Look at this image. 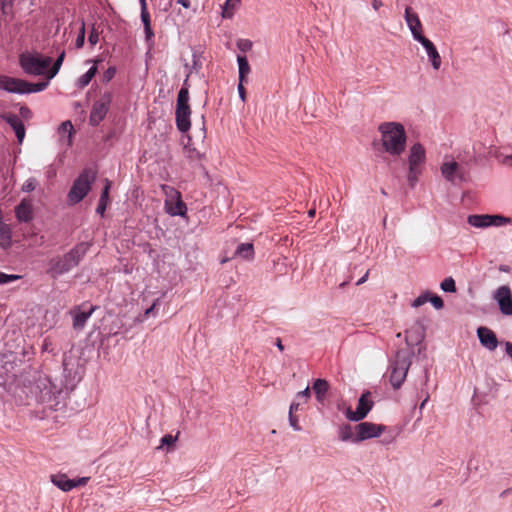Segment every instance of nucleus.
<instances>
[{"instance_id":"44","label":"nucleus","mask_w":512,"mask_h":512,"mask_svg":"<svg viewBox=\"0 0 512 512\" xmlns=\"http://www.w3.org/2000/svg\"><path fill=\"white\" fill-rule=\"evenodd\" d=\"M289 423H290V426L295 431L301 430V427L299 426V423H298V418L294 414H289Z\"/></svg>"},{"instance_id":"37","label":"nucleus","mask_w":512,"mask_h":512,"mask_svg":"<svg viewBox=\"0 0 512 512\" xmlns=\"http://www.w3.org/2000/svg\"><path fill=\"white\" fill-rule=\"evenodd\" d=\"M428 301L436 308V309H442L444 306L443 300L441 297L437 295L429 296L428 295Z\"/></svg>"},{"instance_id":"34","label":"nucleus","mask_w":512,"mask_h":512,"mask_svg":"<svg viewBox=\"0 0 512 512\" xmlns=\"http://www.w3.org/2000/svg\"><path fill=\"white\" fill-rule=\"evenodd\" d=\"M508 224H512V218L505 217L502 215H490L489 227L490 226L501 227V226H505Z\"/></svg>"},{"instance_id":"33","label":"nucleus","mask_w":512,"mask_h":512,"mask_svg":"<svg viewBox=\"0 0 512 512\" xmlns=\"http://www.w3.org/2000/svg\"><path fill=\"white\" fill-rule=\"evenodd\" d=\"M240 0H226L222 6V17L231 18L233 16L234 9L239 5Z\"/></svg>"},{"instance_id":"21","label":"nucleus","mask_w":512,"mask_h":512,"mask_svg":"<svg viewBox=\"0 0 512 512\" xmlns=\"http://www.w3.org/2000/svg\"><path fill=\"white\" fill-rule=\"evenodd\" d=\"M58 133L60 135V140L63 144L70 146L72 143V136L74 133V128L71 121H64L58 128Z\"/></svg>"},{"instance_id":"24","label":"nucleus","mask_w":512,"mask_h":512,"mask_svg":"<svg viewBox=\"0 0 512 512\" xmlns=\"http://www.w3.org/2000/svg\"><path fill=\"white\" fill-rule=\"evenodd\" d=\"M16 217L19 221L28 222L32 219L31 205L22 201L15 209Z\"/></svg>"},{"instance_id":"61","label":"nucleus","mask_w":512,"mask_h":512,"mask_svg":"<svg viewBox=\"0 0 512 512\" xmlns=\"http://www.w3.org/2000/svg\"><path fill=\"white\" fill-rule=\"evenodd\" d=\"M314 215H315V209H311V210L308 211V216L309 217H314Z\"/></svg>"},{"instance_id":"45","label":"nucleus","mask_w":512,"mask_h":512,"mask_svg":"<svg viewBox=\"0 0 512 512\" xmlns=\"http://www.w3.org/2000/svg\"><path fill=\"white\" fill-rule=\"evenodd\" d=\"M141 21H142L144 27L151 25L150 14H149L148 10H141Z\"/></svg>"},{"instance_id":"4","label":"nucleus","mask_w":512,"mask_h":512,"mask_svg":"<svg viewBox=\"0 0 512 512\" xmlns=\"http://www.w3.org/2000/svg\"><path fill=\"white\" fill-rule=\"evenodd\" d=\"M412 351H398L390 365V383L395 389H399L406 379L407 372L412 362Z\"/></svg>"},{"instance_id":"62","label":"nucleus","mask_w":512,"mask_h":512,"mask_svg":"<svg viewBox=\"0 0 512 512\" xmlns=\"http://www.w3.org/2000/svg\"><path fill=\"white\" fill-rule=\"evenodd\" d=\"M427 400H428V397H426V398L423 400V402L420 404V409H423V408H424V406H425V404H426Z\"/></svg>"},{"instance_id":"55","label":"nucleus","mask_w":512,"mask_h":512,"mask_svg":"<svg viewBox=\"0 0 512 512\" xmlns=\"http://www.w3.org/2000/svg\"><path fill=\"white\" fill-rule=\"evenodd\" d=\"M239 48L242 50L249 49L251 47V43L248 41H244L238 44Z\"/></svg>"},{"instance_id":"8","label":"nucleus","mask_w":512,"mask_h":512,"mask_svg":"<svg viewBox=\"0 0 512 512\" xmlns=\"http://www.w3.org/2000/svg\"><path fill=\"white\" fill-rule=\"evenodd\" d=\"M113 100V93L110 91L104 92L93 105L89 116V122L92 126H97L107 115L110 105Z\"/></svg>"},{"instance_id":"38","label":"nucleus","mask_w":512,"mask_h":512,"mask_svg":"<svg viewBox=\"0 0 512 512\" xmlns=\"http://www.w3.org/2000/svg\"><path fill=\"white\" fill-rule=\"evenodd\" d=\"M84 41H85V25L83 23L81 26V29L79 31V34L76 38V42H75L76 47L81 48L84 45Z\"/></svg>"},{"instance_id":"20","label":"nucleus","mask_w":512,"mask_h":512,"mask_svg":"<svg viewBox=\"0 0 512 512\" xmlns=\"http://www.w3.org/2000/svg\"><path fill=\"white\" fill-rule=\"evenodd\" d=\"M95 308L91 307L88 311H81L80 309L74 310L73 314V327L76 330H81L85 326L87 320L90 318Z\"/></svg>"},{"instance_id":"46","label":"nucleus","mask_w":512,"mask_h":512,"mask_svg":"<svg viewBox=\"0 0 512 512\" xmlns=\"http://www.w3.org/2000/svg\"><path fill=\"white\" fill-rule=\"evenodd\" d=\"M298 399H303L304 402H307V400L310 398V389L309 387H306L304 390L297 393Z\"/></svg>"},{"instance_id":"36","label":"nucleus","mask_w":512,"mask_h":512,"mask_svg":"<svg viewBox=\"0 0 512 512\" xmlns=\"http://www.w3.org/2000/svg\"><path fill=\"white\" fill-rule=\"evenodd\" d=\"M19 278V275L6 274L0 271V285L10 283L12 281L18 280Z\"/></svg>"},{"instance_id":"49","label":"nucleus","mask_w":512,"mask_h":512,"mask_svg":"<svg viewBox=\"0 0 512 512\" xmlns=\"http://www.w3.org/2000/svg\"><path fill=\"white\" fill-rule=\"evenodd\" d=\"M88 480H89L88 477H82V478H79L77 480H72V484H74V488H75V487H78V486L85 485L88 482Z\"/></svg>"},{"instance_id":"39","label":"nucleus","mask_w":512,"mask_h":512,"mask_svg":"<svg viewBox=\"0 0 512 512\" xmlns=\"http://www.w3.org/2000/svg\"><path fill=\"white\" fill-rule=\"evenodd\" d=\"M175 441H176V437H174L170 434L164 435L161 438V445L158 448L160 449V448H163L164 446H171Z\"/></svg>"},{"instance_id":"53","label":"nucleus","mask_w":512,"mask_h":512,"mask_svg":"<svg viewBox=\"0 0 512 512\" xmlns=\"http://www.w3.org/2000/svg\"><path fill=\"white\" fill-rule=\"evenodd\" d=\"M299 405H300L299 402H292L289 407V414H294V412L298 410Z\"/></svg>"},{"instance_id":"9","label":"nucleus","mask_w":512,"mask_h":512,"mask_svg":"<svg viewBox=\"0 0 512 512\" xmlns=\"http://www.w3.org/2000/svg\"><path fill=\"white\" fill-rule=\"evenodd\" d=\"M370 398L371 393L367 391L360 396L356 410H352L351 407L343 409L346 418L352 422H359L366 418L374 405Z\"/></svg>"},{"instance_id":"3","label":"nucleus","mask_w":512,"mask_h":512,"mask_svg":"<svg viewBox=\"0 0 512 512\" xmlns=\"http://www.w3.org/2000/svg\"><path fill=\"white\" fill-rule=\"evenodd\" d=\"M48 82L29 83L25 80L0 74V89L8 93L29 94L46 89Z\"/></svg>"},{"instance_id":"1","label":"nucleus","mask_w":512,"mask_h":512,"mask_svg":"<svg viewBox=\"0 0 512 512\" xmlns=\"http://www.w3.org/2000/svg\"><path fill=\"white\" fill-rule=\"evenodd\" d=\"M382 150L392 157H400L406 150L407 132L397 121H386L378 125Z\"/></svg>"},{"instance_id":"23","label":"nucleus","mask_w":512,"mask_h":512,"mask_svg":"<svg viewBox=\"0 0 512 512\" xmlns=\"http://www.w3.org/2000/svg\"><path fill=\"white\" fill-rule=\"evenodd\" d=\"M338 436L342 442L358 443V441L355 440V429L349 424H343L339 427Z\"/></svg>"},{"instance_id":"25","label":"nucleus","mask_w":512,"mask_h":512,"mask_svg":"<svg viewBox=\"0 0 512 512\" xmlns=\"http://www.w3.org/2000/svg\"><path fill=\"white\" fill-rule=\"evenodd\" d=\"M111 188V182L106 179L105 180V186L103 188L102 194L99 199V203L96 209V212L100 214L101 216L104 215L108 202H109V190Z\"/></svg>"},{"instance_id":"29","label":"nucleus","mask_w":512,"mask_h":512,"mask_svg":"<svg viewBox=\"0 0 512 512\" xmlns=\"http://www.w3.org/2000/svg\"><path fill=\"white\" fill-rule=\"evenodd\" d=\"M239 80L244 82L245 77L250 73V66L245 56H237Z\"/></svg>"},{"instance_id":"14","label":"nucleus","mask_w":512,"mask_h":512,"mask_svg":"<svg viewBox=\"0 0 512 512\" xmlns=\"http://www.w3.org/2000/svg\"><path fill=\"white\" fill-rule=\"evenodd\" d=\"M405 21L414 40L419 41V37H425L422 34V24L418 15L410 7L405 9Z\"/></svg>"},{"instance_id":"2","label":"nucleus","mask_w":512,"mask_h":512,"mask_svg":"<svg viewBox=\"0 0 512 512\" xmlns=\"http://www.w3.org/2000/svg\"><path fill=\"white\" fill-rule=\"evenodd\" d=\"M426 163V149L419 143H413L408 150L407 155V181L410 187H415L419 177L423 172V166Z\"/></svg>"},{"instance_id":"54","label":"nucleus","mask_w":512,"mask_h":512,"mask_svg":"<svg viewBox=\"0 0 512 512\" xmlns=\"http://www.w3.org/2000/svg\"><path fill=\"white\" fill-rule=\"evenodd\" d=\"M422 335H419L416 339H415V342H419L421 339H422ZM406 341L409 343V341H414V339H412V335H411V332H406Z\"/></svg>"},{"instance_id":"57","label":"nucleus","mask_w":512,"mask_h":512,"mask_svg":"<svg viewBox=\"0 0 512 512\" xmlns=\"http://www.w3.org/2000/svg\"><path fill=\"white\" fill-rule=\"evenodd\" d=\"M368 275H369V272L367 271V272L365 273V275H364L363 277H361V278L357 281L356 285H361V284H363V283L367 280Z\"/></svg>"},{"instance_id":"27","label":"nucleus","mask_w":512,"mask_h":512,"mask_svg":"<svg viewBox=\"0 0 512 512\" xmlns=\"http://www.w3.org/2000/svg\"><path fill=\"white\" fill-rule=\"evenodd\" d=\"M490 215H470L468 217V223L476 228H487L489 227Z\"/></svg>"},{"instance_id":"16","label":"nucleus","mask_w":512,"mask_h":512,"mask_svg":"<svg viewBox=\"0 0 512 512\" xmlns=\"http://www.w3.org/2000/svg\"><path fill=\"white\" fill-rule=\"evenodd\" d=\"M73 268V265L68 261V256L65 254L63 257L52 259L49 262L48 272L53 276L57 277L64 273H67Z\"/></svg>"},{"instance_id":"32","label":"nucleus","mask_w":512,"mask_h":512,"mask_svg":"<svg viewBox=\"0 0 512 512\" xmlns=\"http://www.w3.org/2000/svg\"><path fill=\"white\" fill-rule=\"evenodd\" d=\"M64 58H65V51H62L59 54V56L57 57L53 66L50 69L48 68V80L46 82L49 83V80H51L52 78H54L57 75V73L59 72L60 67L64 61Z\"/></svg>"},{"instance_id":"64","label":"nucleus","mask_w":512,"mask_h":512,"mask_svg":"<svg viewBox=\"0 0 512 512\" xmlns=\"http://www.w3.org/2000/svg\"><path fill=\"white\" fill-rule=\"evenodd\" d=\"M508 159L512 160V155L508 157Z\"/></svg>"},{"instance_id":"6","label":"nucleus","mask_w":512,"mask_h":512,"mask_svg":"<svg viewBox=\"0 0 512 512\" xmlns=\"http://www.w3.org/2000/svg\"><path fill=\"white\" fill-rule=\"evenodd\" d=\"M95 179L96 172L92 169H85L74 181L68 193V201L71 204L79 203L89 193Z\"/></svg>"},{"instance_id":"15","label":"nucleus","mask_w":512,"mask_h":512,"mask_svg":"<svg viewBox=\"0 0 512 512\" xmlns=\"http://www.w3.org/2000/svg\"><path fill=\"white\" fill-rule=\"evenodd\" d=\"M419 43L426 51L427 57L435 70H439L442 64L441 56L432 41L426 37H419Z\"/></svg>"},{"instance_id":"13","label":"nucleus","mask_w":512,"mask_h":512,"mask_svg":"<svg viewBox=\"0 0 512 512\" xmlns=\"http://www.w3.org/2000/svg\"><path fill=\"white\" fill-rule=\"evenodd\" d=\"M493 299L503 315L512 316V292L507 285L498 287L493 294Z\"/></svg>"},{"instance_id":"12","label":"nucleus","mask_w":512,"mask_h":512,"mask_svg":"<svg viewBox=\"0 0 512 512\" xmlns=\"http://www.w3.org/2000/svg\"><path fill=\"white\" fill-rule=\"evenodd\" d=\"M354 429L356 432L355 440L359 443L368 439L379 437L386 430V426L372 422H360L354 426Z\"/></svg>"},{"instance_id":"26","label":"nucleus","mask_w":512,"mask_h":512,"mask_svg":"<svg viewBox=\"0 0 512 512\" xmlns=\"http://www.w3.org/2000/svg\"><path fill=\"white\" fill-rule=\"evenodd\" d=\"M52 483L61 489L64 492H68L74 488V484H72V480L69 479L66 475H54L51 477Z\"/></svg>"},{"instance_id":"42","label":"nucleus","mask_w":512,"mask_h":512,"mask_svg":"<svg viewBox=\"0 0 512 512\" xmlns=\"http://www.w3.org/2000/svg\"><path fill=\"white\" fill-rule=\"evenodd\" d=\"M116 74V68L115 67H109L103 74V80L105 82H109L113 79V77Z\"/></svg>"},{"instance_id":"56","label":"nucleus","mask_w":512,"mask_h":512,"mask_svg":"<svg viewBox=\"0 0 512 512\" xmlns=\"http://www.w3.org/2000/svg\"><path fill=\"white\" fill-rule=\"evenodd\" d=\"M177 3L186 9L190 7V0H178Z\"/></svg>"},{"instance_id":"18","label":"nucleus","mask_w":512,"mask_h":512,"mask_svg":"<svg viewBox=\"0 0 512 512\" xmlns=\"http://www.w3.org/2000/svg\"><path fill=\"white\" fill-rule=\"evenodd\" d=\"M1 117L12 127L18 142L22 143L25 137V127L21 119L14 114H4Z\"/></svg>"},{"instance_id":"40","label":"nucleus","mask_w":512,"mask_h":512,"mask_svg":"<svg viewBox=\"0 0 512 512\" xmlns=\"http://www.w3.org/2000/svg\"><path fill=\"white\" fill-rule=\"evenodd\" d=\"M428 302V294L418 296L412 303V306L417 308Z\"/></svg>"},{"instance_id":"48","label":"nucleus","mask_w":512,"mask_h":512,"mask_svg":"<svg viewBox=\"0 0 512 512\" xmlns=\"http://www.w3.org/2000/svg\"><path fill=\"white\" fill-rule=\"evenodd\" d=\"M186 152H187V157L190 158L191 160L199 159L201 157L200 153L198 151H196L195 149L188 148Z\"/></svg>"},{"instance_id":"22","label":"nucleus","mask_w":512,"mask_h":512,"mask_svg":"<svg viewBox=\"0 0 512 512\" xmlns=\"http://www.w3.org/2000/svg\"><path fill=\"white\" fill-rule=\"evenodd\" d=\"M329 389V383L325 379H316L313 383V391L318 402L323 403L326 393Z\"/></svg>"},{"instance_id":"59","label":"nucleus","mask_w":512,"mask_h":512,"mask_svg":"<svg viewBox=\"0 0 512 512\" xmlns=\"http://www.w3.org/2000/svg\"><path fill=\"white\" fill-rule=\"evenodd\" d=\"M139 2H140L141 10H147L146 0H139Z\"/></svg>"},{"instance_id":"51","label":"nucleus","mask_w":512,"mask_h":512,"mask_svg":"<svg viewBox=\"0 0 512 512\" xmlns=\"http://www.w3.org/2000/svg\"><path fill=\"white\" fill-rule=\"evenodd\" d=\"M20 114L24 118H28L31 115V111L28 107H21L20 108Z\"/></svg>"},{"instance_id":"60","label":"nucleus","mask_w":512,"mask_h":512,"mask_svg":"<svg viewBox=\"0 0 512 512\" xmlns=\"http://www.w3.org/2000/svg\"><path fill=\"white\" fill-rule=\"evenodd\" d=\"M156 306V303H154L151 307H149L148 309H146L145 311V315H149L153 312L154 308Z\"/></svg>"},{"instance_id":"28","label":"nucleus","mask_w":512,"mask_h":512,"mask_svg":"<svg viewBox=\"0 0 512 512\" xmlns=\"http://www.w3.org/2000/svg\"><path fill=\"white\" fill-rule=\"evenodd\" d=\"M235 255L243 258V259H247V260H251L254 256V248H253V245L251 243H241L237 246V249L235 251Z\"/></svg>"},{"instance_id":"11","label":"nucleus","mask_w":512,"mask_h":512,"mask_svg":"<svg viewBox=\"0 0 512 512\" xmlns=\"http://www.w3.org/2000/svg\"><path fill=\"white\" fill-rule=\"evenodd\" d=\"M440 171L443 178L452 184L464 180L463 167L452 156L444 157Z\"/></svg>"},{"instance_id":"58","label":"nucleus","mask_w":512,"mask_h":512,"mask_svg":"<svg viewBox=\"0 0 512 512\" xmlns=\"http://www.w3.org/2000/svg\"><path fill=\"white\" fill-rule=\"evenodd\" d=\"M276 346H277V348H278L280 351H283V350H284V346H283V344H282V341H281L279 338L276 340Z\"/></svg>"},{"instance_id":"41","label":"nucleus","mask_w":512,"mask_h":512,"mask_svg":"<svg viewBox=\"0 0 512 512\" xmlns=\"http://www.w3.org/2000/svg\"><path fill=\"white\" fill-rule=\"evenodd\" d=\"M89 43L94 46L99 42V32L93 28L88 37Z\"/></svg>"},{"instance_id":"52","label":"nucleus","mask_w":512,"mask_h":512,"mask_svg":"<svg viewBox=\"0 0 512 512\" xmlns=\"http://www.w3.org/2000/svg\"><path fill=\"white\" fill-rule=\"evenodd\" d=\"M372 7L375 11H378L382 7L383 3L381 0H371Z\"/></svg>"},{"instance_id":"50","label":"nucleus","mask_w":512,"mask_h":512,"mask_svg":"<svg viewBox=\"0 0 512 512\" xmlns=\"http://www.w3.org/2000/svg\"><path fill=\"white\" fill-rule=\"evenodd\" d=\"M144 32H145L146 40L147 41H151L153 36H154V33L152 31V28H151V25L150 26H145L144 27Z\"/></svg>"},{"instance_id":"35","label":"nucleus","mask_w":512,"mask_h":512,"mask_svg":"<svg viewBox=\"0 0 512 512\" xmlns=\"http://www.w3.org/2000/svg\"><path fill=\"white\" fill-rule=\"evenodd\" d=\"M440 287L444 292H455L456 291L455 281L452 277L445 278L441 282Z\"/></svg>"},{"instance_id":"63","label":"nucleus","mask_w":512,"mask_h":512,"mask_svg":"<svg viewBox=\"0 0 512 512\" xmlns=\"http://www.w3.org/2000/svg\"><path fill=\"white\" fill-rule=\"evenodd\" d=\"M500 270H501V271L506 272V271H507V268H505V267H500Z\"/></svg>"},{"instance_id":"10","label":"nucleus","mask_w":512,"mask_h":512,"mask_svg":"<svg viewBox=\"0 0 512 512\" xmlns=\"http://www.w3.org/2000/svg\"><path fill=\"white\" fill-rule=\"evenodd\" d=\"M166 195L165 209L171 216H184L186 214V205L181 199L180 193L170 186H163Z\"/></svg>"},{"instance_id":"31","label":"nucleus","mask_w":512,"mask_h":512,"mask_svg":"<svg viewBox=\"0 0 512 512\" xmlns=\"http://www.w3.org/2000/svg\"><path fill=\"white\" fill-rule=\"evenodd\" d=\"M11 233L7 225L0 223V246L6 248L10 245Z\"/></svg>"},{"instance_id":"30","label":"nucleus","mask_w":512,"mask_h":512,"mask_svg":"<svg viewBox=\"0 0 512 512\" xmlns=\"http://www.w3.org/2000/svg\"><path fill=\"white\" fill-rule=\"evenodd\" d=\"M96 72H97V67L95 65L90 67L89 70L78 79V81H77L78 87L79 88L86 87L90 83L92 78L95 76Z\"/></svg>"},{"instance_id":"43","label":"nucleus","mask_w":512,"mask_h":512,"mask_svg":"<svg viewBox=\"0 0 512 512\" xmlns=\"http://www.w3.org/2000/svg\"><path fill=\"white\" fill-rule=\"evenodd\" d=\"M35 187H36V181L33 178H30L24 183L23 190L26 192H30V191H33L35 189Z\"/></svg>"},{"instance_id":"19","label":"nucleus","mask_w":512,"mask_h":512,"mask_svg":"<svg viewBox=\"0 0 512 512\" xmlns=\"http://www.w3.org/2000/svg\"><path fill=\"white\" fill-rule=\"evenodd\" d=\"M89 244L86 242H82L76 245L70 252L67 253L68 261L73 267L77 266L84 255L87 253L89 249Z\"/></svg>"},{"instance_id":"17","label":"nucleus","mask_w":512,"mask_h":512,"mask_svg":"<svg viewBox=\"0 0 512 512\" xmlns=\"http://www.w3.org/2000/svg\"><path fill=\"white\" fill-rule=\"evenodd\" d=\"M477 335L480 343L487 349L493 351L497 348L498 341L495 333L486 327H479L477 329Z\"/></svg>"},{"instance_id":"7","label":"nucleus","mask_w":512,"mask_h":512,"mask_svg":"<svg viewBox=\"0 0 512 512\" xmlns=\"http://www.w3.org/2000/svg\"><path fill=\"white\" fill-rule=\"evenodd\" d=\"M189 93L186 88H182L177 97L176 107V125L181 132H187L191 127V110L188 104Z\"/></svg>"},{"instance_id":"5","label":"nucleus","mask_w":512,"mask_h":512,"mask_svg":"<svg viewBox=\"0 0 512 512\" xmlns=\"http://www.w3.org/2000/svg\"><path fill=\"white\" fill-rule=\"evenodd\" d=\"M52 63L50 57H43L37 52H25L19 57V64L26 74L30 75H48V68Z\"/></svg>"},{"instance_id":"47","label":"nucleus","mask_w":512,"mask_h":512,"mask_svg":"<svg viewBox=\"0 0 512 512\" xmlns=\"http://www.w3.org/2000/svg\"><path fill=\"white\" fill-rule=\"evenodd\" d=\"M237 89H238L239 97L241 98V100L243 102H245L246 101V91L244 88V84H243V82H241V80H239Z\"/></svg>"}]
</instances>
